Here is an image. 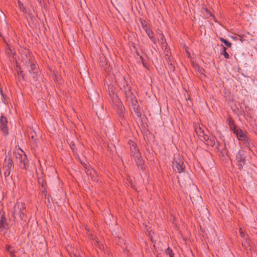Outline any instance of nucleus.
Instances as JSON below:
<instances>
[{"label": "nucleus", "instance_id": "nucleus-1", "mask_svg": "<svg viewBox=\"0 0 257 257\" xmlns=\"http://www.w3.org/2000/svg\"><path fill=\"white\" fill-rule=\"evenodd\" d=\"M110 101L113 104V108L116 110L119 118L121 120L124 119V112L125 108L120 99L118 97L117 93L109 94Z\"/></svg>", "mask_w": 257, "mask_h": 257}, {"label": "nucleus", "instance_id": "nucleus-2", "mask_svg": "<svg viewBox=\"0 0 257 257\" xmlns=\"http://www.w3.org/2000/svg\"><path fill=\"white\" fill-rule=\"evenodd\" d=\"M181 187L183 191L191 196L192 192L198 190L197 186L193 183L192 180L189 176H185L183 178L178 180Z\"/></svg>", "mask_w": 257, "mask_h": 257}, {"label": "nucleus", "instance_id": "nucleus-3", "mask_svg": "<svg viewBox=\"0 0 257 257\" xmlns=\"http://www.w3.org/2000/svg\"><path fill=\"white\" fill-rule=\"evenodd\" d=\"M249 152L240 149L236 153L235 156V160L237 161V165L239 170H242L243 167L246 165V162L248 160V156Z\"/></svg>", "mask_w": 257, "mask_h": 257}, {"label": "nucleus", "instance_id": "nucleus-4", "mask_svg": "<svg viewBox=\"0 0 257 257\" xmlns=\"http://www.w3.org/2000/svg\"><path fill=\"white\" fill-rule=\"evenodd\" d=\"M173 169L179 173L185 172L186 165L184 159L179 155H175L172 165Z\"/></svg>", "mask_w": 257, "mask_h": 257}, {"label": "nucleus", "instance_id": "nucleus-5", "mask_svg": "<svg viewBox=\"0 0 257 257\" xmlns=\"http://www.w3.org/2000/svg\"><path fill=\"white\" fill-rule=\"evenodd\" d=\"M21 152L23 154L16 153L15 157L17 160L18 165L19 167L24 170H27L29 168V161L27 158V155L24 153V152L21 150Z\"/></svg>", "mask_w": 257, "mask_h": 257}, {"label": "nucleus", "instance_id": "nucleus-6", "mask_svg": "<svg viewBox=\"0 0 257 257\" xmlns=\"http://www.w3.org/2000/svg\"><path fill=\"white\" fill-rule=\"evenodd\" d=\"M0 130L4 136H7L9 135L8 127V119L2 113L0 117Z\"/></svg>", "mask_w": 257, "mask_h": 257}, {"label": "nucleus", "instance_id": "nucleus-7", "mask_svg": "<svg viewBox=\"0 0 257 257\" xmlns=\"http://www.w3.org/2000/svg\"><path fill=\"white\" fill-rule=\"evenodd\" d=\"M27 67L33 80L35 81H37L39 76L38 66L35 63H31L30 65H27Z\"/></svg>", "mask_w": 257, "mask_h": 257}, {"label": "nucleus", "instance_id": "nucleus-8", "mask_svg": "<svg viewBox=\"0 0 257 257\" xmlns=\"http://www.w3.org/2000/svg\"><path fill=\"white\" fill-rule=\"evenodd\" d=\"M0 215V232L6 233L8 225L3 210L1 211Z\"/></svg>", "mask_w": 257, "mask_h": 257}, {"label": "nucleus", "instance_id": "nucleus-9", "mask_svg": "<svg viewBox=\"0 0 257 257\" xmlns=\"http://www.w3.org/2000/svg\"><path fill=\"white\" fill-rule=\"evenodd\" d=\"M4 168L14 169V164L11 155V151L8 153V156H6L4 160Z\"/></svg>", "mask_w": 257, "mask_h": 257}, {"label": "nucleus", "instance_id": "nucleus-10", "mask_svg": "<svg viewBox=\"0 0 257 257\" xmlns=\"http://www.w3.org/2000/svg\"><path fill=\"white\" fill-rule=\"evenodd\" d=\"M133 158L138 169L144 171L146 169V167L145 165V161L143 159L141 154L138 155V156H136V157Z\"/></svg>", "mask_w": 257, "mask_h": 257}, {"label": "nucleus", "instance_id": "nucleus-11", "mask_svg": "<svg viewBox=\"0 0 257 257\" xmlns=\"http://www.w3.org/2000/svg\"><path fill=\"white\" fill-rule=\"evenodd\" d=\"M128 144L131 146H130V149H131V156L132 157H135L136 156H138L141 154L140 151L138 150V149L137 147V144L132 141V140H130L128 141Z\"/></svg>", "mask_w": 257, "mask_h": 257}, {"label": "nucleus", "instance_id": "nucleus-12", "mask_svg": "<svg viewBox=\"0 0 257 257\" xmlns=\"http://www.w3.org/2000/svg\"><path fill=\"white\" fill-rule=\"evenodd\" d=\"M226 121L229 125L230 130L232 131L234 135L236 134L238 131V127H237L236 124L235 123L234 120L231 117L229 116L227 118Z\"/></svg>", "mask_w": 257, "mask_h": 257}, {"label": "nucleus", "instance_id": "nucleus-13", "mask_svg": "<svg viewBox=\"0 0 257 257\" xmlns=\"http://www.w3.org/2000/svg\"><path fill=\"white\" fill-rule=\"evenodd\" d=\"M241 142L243 143L245 147L249 149L248 152H253V150L251 149V148L253 147V144L252 140L250 138H249L248 137H247L246 139Z\"/></svg>", "mask_w": 257, "mask_h": 257}, {"label": "nucleus", "instance_id": "nucleus-14", "mask_svg": "<svg viewBox=\"0 0 257 257\" xmlns=\"http://www.w3.org/2000/svg\"><path fill=\"white\" fill-rule=\"evenodd\" d=\"M124 88V92L125 94V96L126 99H128L131 97H133L134 96V94L132 92V87L131 86L128 85V84H126V86H123Z\"/></svg>", "mask_w": 257, "mask_h": 257}, {"label": "nucleus", "instance_id": "nucleus-15", "mask_svg": "<svg viewBox=\"0 0 257 257\" xmlns=\"http://www.w3.org/2000/svg\"><path fill=\"white\" fill-rule=\"evenodd\" d=\"M235 135L238 140L240 141L244 140L247 137V136L244 133L243 130L240 128H238V131Z\"/></svg>", "mask_w": 257, "mask_h": 257}, {"label": "nucleus", "instance_id": "nucleus-16", "mask_svg": "<svg viewBox=\"0 0 257 257\" xmlns=\"http://www.w3.org/2000/svg\"><path fill=\"white\" fill-rule=\"evenodd\" d=\"M6 250L9 253L11 257H18L15 254L16 251L14 247L10 245H7Z\"/></svg>", "mask_w": 257, "mask_h": 257}, {"label": "nucleus", "instance_id": "nucleus-17", "mask_svg": "<svg viewBox=\"0 0 257 257\" xmlns=\"http://www.w3.org/2000/svg\"><path fill=\"white\" fill-rule=\"evenodd\" d=\"M132 106L137 116L139 117H141L142 114L140 108L138 105V103L133 104L132 105Z\"/></svg>", "mask_w": 257, "mask_h": 257}, {"label": "nucleus", "instance_id": "nucleus-18", "mask_svg": "<svg viewBox=\"0 0 257 257\" xmlns=\"http://www.w3.org/2000/svg\"><path fill=\"white\" fill-rule=\"evenodd\" d=\"M168 62V68L170 71L172 72H173L175 70V67L173 64V60L170 58V57H168V58H166Z\"/></svg>", "mask_w": 257, "mask_h": 257}, {"label": "nucleus", "instance_id": "nucleus-19", "mask_svg": "<svg viewBox=\"0 0 257 257\" xmlns=\"http://www.w3.org/2000/svg\"><path fill=\"white\" fill-rule=\"evenodd\" d=\"M117 88L112 84H107V91L109 94L117 93Z\"/></svg>", "mask_w": 257, "mask_h": 257}, {"label": "nucleus", "instance_id": "nucleus-20", "mask_svg": "<svg viewBox=\"0 0 257 257\" xmlns=\"http://www.w3.org/2000/svg\"><path fill=\"white\" fill-rule=\"evenodd\" d=\"M220 54L223 55L225 59H229L230 56L227 52V48L225 47L223 45H221Z\"/></svg>", "mask_w": 257, "mask_h": 257}, {"label": "nucleus", "instance_id": "nucleus-21", "mask_svg": "<svg viewBox=\"0 0 257 257\" xmlns=\"http://www.w3.org/2000/svg\"><path fill=\"white\" fill-rule=\"evenodd\" d=\"M27 19L29 24H32V25L35 28H36L37 25H39L37 19L34 17L31 16V15H29V18H27Z\"/></svg>", "mask_w": 257, "mask_h": 257}, {"label": "nucleus", "instance_id": "nucleus-22", "mask_svg": "<svg viewBox=\"0 0 257 257\" xmlns=\"http://www.w3.org/2000/svg\"><path fill=\"white\" fill-rule=\"evenodd\" d=\"M199 134L198 135L200 137H202L203 139V140L205 141L206 143L208 142V140H209V138H210V136H208L207 135H206L204 134V131L201 130V128L199 127Z\"/></svg>", "mask_w": 257, "mask_h": 257}, {"label": "nucleus", "instance_id": "nucleus-23", "mask_svg": "<svg viewBox=\"0 0 257 257\" xmlns=\"http://www.w3.org/2000/svg\"><path fill=\"white\" fill-rule=\"evenodd\" d=\"M38 182L41 188L47 187L46 181L42 176L38 177Z\"/></svg>", "mask_w": 257, "mask_h": 257}, {"label": "nucleus", "instance_id": "nucleus-24", "mask_svg": "<svg viewBox=\"0 0 257 257\" xmlns=\"http://www.w3.org/2000/svg\"><path fill=\"white\" fill-rule=\"evenodd\" d=\"M216 138L214 136H211L206 144L211 147H213L215 145V141Z\"/></svg>", "mask_w": 257, "mask_h": 257}, {"label": "nucleus", "instance_id": "nucleus-25", "mask_svg": "<svg viewBox=\"0 0 257 257\" xmlns=\"http://www.w3.org/2000/svg\"><path fill=\"white\" fill-rule=\"evenodd\" d=\"M160 37V42L162 47V49H163L164 47L166 48L168 47V44L167 43L166 39L163 34H161Z\"/></svg>", "mask_w": 257, "mask_h": 257}, {"label": "nucleus", "instance_id": "nucleus-26", "mask_svg": "<svg viewBox=\"0 0 257 257\" xmlns=\"http://www.w3.org/2000/svg\"><path fill=\"white\" fill-rule=\"evenodd\" d=\"M194 68L200 74H203L205 70L202 67H201L198 64H193Z\"/></svg>", "mask_w": 257, "mask_h": 257}, {"label": "nucleus", "instance_id": "nucleus-27", "mask_svg": "<svg viewBox=\"0 0 257 257\" xmlns=\"http://www.w3.org/2000/svg\"><path fill=\"white\" fill-rule=\"evenodd\" d=\"M219 39L220 41L222 42L227 47L231 48L232 46V44L229 42L227 40L223 38V37H219Z\"/></svg>", "mask_w": 257, "mask_h": 257}, {"label": "nucleus", "instance_id": "nucleus-28", "mask_svg": "<svg viewBox=\"0 0 257 257\" xmlns=\"http://www.w3.org/2000/svg\"><path fill=\"white\" fill-rule=\"evenodd\" d=\"M52 77L54 81L57 82H60L62 80V77L56 72H53L52 74Z\"/></svg>", "mask_w": 257, "mask_h": 257}, {"label": "nucleus", "instance_id": "nucleus-29", "mask_svg": "<svg viewBox=\"0 0 257 257\" xmlns=\"http://www.w3.org/2000/svg\"><path fill=\"white\" fill-rule=\"evenodd\" d=\"M164 252L166 255H168L169 257H174V253L170 247L166 249Z\"/></svg>", "mask_w": 257, "mask_h": 257}, {"label": "nucleus", "instance_id": "nucleus-30", "mask_svg": "<svg viewBox=\"0 0 257 257\" xmlns=\"http://www.w3.org/2000/svg\"><path fill=\"white\" fill-rule=\"evenodd\" d=\"M140 21L141 23L142 26L143 28V29L145 30V31H146V29L150 28L149 25L148 24V23L145 20H144V19H140Z\"/></svg>", "mask_w": 257, "mask_h": 257}, {"label": "nucleus", "instance_id": "nucleus-31", "mask_svg": "<svg viewBox=\"0 0 257 257\" xmlns=\"http://www.w3.org/2000/svg\"><path fill=\"white\" fill-rule=\"evenodd\" d=\"M70 147L72 150V152L74 155H78L77 152V149L75 146V143L73 142H71L70 144Z\"/></svg>", "mask_w": 257, "mask_h": 257}, {"label": "nucleus", "instance_id": "nucleus-32", "mask_svg": "<svg viewBox=\"0 0 257 257\" xmlns=\"http://www.w3.org/2000/svg\"><path fill=\"white\" fill-rule=\"evenodd\" d=\"M250 244L251 243L250 240H245L242 242L243 246H244L246 248H249V250H251Z\"/></svg>", "mask_w": 257, "mask_h": 257}, {"label": "nucleus", "instance_id": "nucleus-33", "mask_svg": "<svg viewBox=\"0 0 257 257\" xmlns=\"http://www.w3.org/2000/svg\"><path fill=\"white\" fill-rule=\"evenodd\" d=\"M202 11H204L206 13V18H209V17L214 16L207 8H203Z\"/></svg>", "mask_w": 257, "mask_h": 257}, {"label": "nucleus", "instance_id": "nucleus-34", "mask_svg": "<svg viewBox=\"0 0 257 257\" xmlns=\"http://www.w3.org/2000/svg\"><path fill=\"white\" fill-rule=\"evenodd\" d=\"M18 5L20 9L25 13H27L28 11L27 9L24 7V5L22 2L20 1H18Z\"/></svg>", "mask_w": 257, "mask_h": 257}, {"label": "nucleus", "instance_id": "nucleus-35", "mask_svg": "<svg viewBox=\"0 0 257 257\" xmlns=\"http://www.w3.org/2000/svg\"><path fill=\"white\" fill-rule=\"evenodd\" d=\"M224 148L222 149V150H220V151H220V152L223 156H224L225 155H228L227 153L228 152L226 148V143H224Z\"/></svg>", "mask_w": 257, "mask_h": 257}, {"label": "nucleus", "instance_id": "nucleus-36", "mask_svg": "<svg viewBox=\"0 0 257 257\" xmlns=\"http://www.w3.org/2000/svg\"><path fill=\"white\" fill-rule=\"evenodd\" d=\"M127 101H130L131 102V104L138 103V101L136 99V96L134 95L133 97H131L128 99H126Z\"/></svg>", "mask_w": 257, "mask_h": 257}, {"label": "nucleus", "instance_id": "nucleus-37", "mask_svg": "<svg viewBox=\"0 0 257 257\" xmlns=\"http://www.w3.org/2000/svg\"><path fill=\"white\" fill-rule=\"evenodd\" d=\"M127 182L129 183V185L130 187L133 188V189H137L136 185L134 184V181L131 178H128L127 179Z\"/></svg>", "mask_w": 257, "mask_h": 257}, {"label": "nucleus", "instance_id": "nucleus-38", "mask_svg": "<svg viewBox=\"0 0 257 257\" xmlns=\"http://www.w3.org/2000/svg\"><path fill=\"white\" fill-rule=\"evenodd\" d=\"M164 52L165 53L166 56L167 57V58H168L169 56L171 57V52L169 48L166 47L164 49Z\"/></svg>", "mask_w": 257, "mask_h": 257}, {"label": "nucleus", "instance_id": "nucleus-39", "mask_svg": "<svg viewBox=\"0 0 257 257\" xmlns=\"http://www.w3.org/2000/svg\"><path fill=\"white\" fill-rule=\"evenodd\" d=\"M145 32L146 33V34H147L148 36L149 37V38H150L154 35V33L151 30H150V28L146 29Z\"/></svg>", "mask_w": 257, "mask_h": 257}, {"label": "nucleus", "instance_id": "nucleus-40", "mask_svg": "<svg viewBox=\"0 0 257 257\" xmlns=\"http://www.w3.org/2000/svg\"><path fill=\"white\" fill-rule=\"evenodd\" d=\"M140 59L141 60L142 63L143 65L144 66V67H145L146 68H148V64L146 62V60L144 59V58L142 56H140Z\"/></svg>", "mask_w": 257, "mask_h": 257}, {"label": "nucleus", "instance_id": "nucleus-41", "mask_svg": "<svg viewBox=\"0 0 257 257\" xmlns=\"http://www.w3.org/2000/svg\"><path fill=\"white\" fill-rule=\"evenodd\" d=\"M5 169V171L4 172V175L5 177H8L10 175L11 172L13 169H8V168H4Z\"/></svg>", "mask_w": 257, "mask_h": 257}, {"label": "nucleus", "instance_id": "nucleus-42", "mask_svg": "<svg viewBox=\"0 0 257 257\" xmlns=\"http://www.w3.org/2000/svg\"><path fill=\"white\" fill-rule=\"evenodd\" d=\"M30 134L31 135V138L32 140H36L37 135L36 132L34 131H33L32 132L30 133ZM29 137H30V136H29Z\"/></svg>", "mask_w": 257, "mask_h": 257}, {"label": "nucleus", "instance_id": "nucleus-43", "mask_svg": "<svg viewBox=\"0 0 257 257\" xmlns=\"http://www.w3.org/2000/svg\"><path fill=\"white\" fill-rule=\"evenodd\" d=\"M42 193L44 195V196L46 197L47 195V189L46 187L45 188H42Z\"/></svg>", "mask_w": 257, "mask_h": 257}, {"label": "nucleus", "instance_id": "nucleus-44", "mask_svg": "<svg viewBox=\"0 0 257 257\" xmlns=\"http://www.w3.org/2000/svg\"><path fill=\"white\" fill-rule=\"evenodd\" d=\"M150 39V40L155 44H156V43H157V40L156 39V38L153 36H152V37H151L150 38H149Z\"/></svg>", "mask_w": 257, "mask_h": 257}, {"label": "nucleus", "instance_id": "nucleus-45", "mask_svg": "<svg viewBox=\"0 0 257 257\" xmlns=\"http://www.w3.org/2000/svg\"><path fill=\"white\" fill-rule=\"evenodd\" d=\"M16 70H17V72H18L19 70H21V66H20L18 63L17 62L16 63Z\"/></svg>", "mask_w": 257, "mask_h": 257}, {"label": "nucleus", "instance_id": "nucleus-46", "mask_svg": "<svg viewBox=\"0 0 257 257\" xmlns=\"http://www.w3.org/2000/svg\"><path fill=\"white\" fill-rule=\"evenodd\" d=\"M187 100H189L190 101V102H187V106H191V105H192V101H191V99L190 98V97H189L187 99Z\"/></svg>", "mask_w": 257, "mask_h": 257}, {"label": "nucleus", "instance_id": "nucleus-47", "mask_svg": "<svg viewBox=\"0 0 257 257\" xmlns=\"http://www.w3.org/2000/svg\"><path fill=\"white\" fill-rule=\"evenodd\" d=\"M21 77H22V79L23 81H26V80L27 79V77L25 74H24Z\"/></svg>", "mask_w": 257, "mask_h": 257}, {"label": "nucleus", "instance_id": "nucleus-48", "mask_svg": "<svg viewBox=\"0 0 257 257\" xmlns=\"http://www.w3.org/2000/svg\"><path fill=\"white\" fill-rule=\"evenodd\" d=\"M17 74L20 76H22L24 74L23 71L19 70L18 72H17Z\"/></svg>", "mask_w": 257, "mask_h": 257}, {"label": "nucleus", "instance_id": "nucleus-49", "mask_svg": "<svg viewBox=\"0 0 257 257\" xmlns=\"http://www.w3.org/2000/svg\"><path fill=\"white\" fill-rule=\"evenodd\" d=\"M217 145H216V148L218 150V151H220V143L218 142H217Z\"/></svg>", "mask_w": 257, "mask_h": 257}, {"label": "nucleus", "instance_id": "nucleus-50", "mask_svg": "<svg viewBox=\"0 0 257 257\" xmlns=\"http://www.w3.org/2000/svg\"><path fill=\"white\" fill-rule=\"evenodd\" d=\"M231 38H232L233 40H238V37H236V36H231Z\"/></svg>", "mask_w": 257, "mask_h": 257}, {"label": "nucleus", "instance_id": "nucleus-51", "mask_svg": "<svg viewBox=\"0 0 257 257\" xmlns=\"http://www.w3.org/2000/svg\"><path fill=\"white\" fill-rule=\"evenodd\" d=\"M239 37H240V39H239V40L241 42H243V41H245V39H243V37L240 35L238 36Z\"/></svg>", "mask_w": 257, "mask_h": 257}, {"label": "nucleus", "instance_id": "nucleus-52", "mask_svg": "<svg viewBox=\"0 0 257 257\" xmlns=\"http://www.w3.org/2000/svg\"><path fill=\"white\" fill-rule=\"evenodd\" d=\"M78 156V158L79 159V162L80 163H81V164L82 165H83V164H84L85 163L83 161H82L80 159V158H79V156H78V155H77Z\"/></svg>", "mask_w": 257, "mask_h": 257}, {"label": "nucleus", "instance_id": "nucleus-53", "mask_svg": "<svg viewBox=\"0 0 257 257\" xmlns=\"http://www.w3.org/2000/svg\"><path fill=\"white\" fill-rule=\"evenodd\" d=\"M5 96H6V95H5V94H4V96H2V97H3V98H2V101H3L5 104H6V102H5V100H4L5 99Z\"/></svg>", "mask_w": 257, "mask_h": 257}, {"label": "nucleus", "instance_id": "nucleus-54", "mask_svg": "<svg viewBox=\"0 0 257 257\" xmlns=\"http://www.w3.org/2000/svg\"><path fill=\"white\" fill-rule=\"evenodd\" d=\"M0 94H1L2 96H4V93L3 92L2 88L0 89Z\"/></svg>", "mask_w": 257, "mask_h": 257}, {"label": "nucleus", "instance_id": "nucleus-55", "mask_svg": "<svg viewBox=\"0 0 257 257\" xmlns=\"http://www.w3.org/2000/svg\"><path fill=\"white\" fill-rule=\"evenodd\" d=\"M82 166L84 167L85 166H87V164L84 163L83 164V165H82Z\"/></svg>", "mask_w": 257, "mask_h": 257}, {"label": "nucleus", "instance_id": "nucleus-56", "mask_svg": "<svg viewBox=\"0 0 257 257\" xmlns=\"http://www.w3.org/2000/svg\"><path fill=\"white\" fill-rule=\"evenodd\" d=\"M136 54L138 56H140V54L138 51H136Z\"/></svg>", "mask_w": 257, "mask_h": 257}, {"label": "nucleus", "instance_id": "nucleus-57", "mask_svg": "<svg viewBox=\"0 0 257 257\" xmlns=\"http://www.w3.org/2000/svg\"><path fill=\"white\" fill-rule=\"evenodd\" d=\"M38 1V2L41 4V0H37Z\"/></svg>", "mask_w": 257, "mask_h": 257}, {"label": "nucleus", "instance_id": "nucleus-58", "mask_svg": "<svg viewBox=\"0 0 257 257\" xmlns=\"http://www.w3.org/2000/svg\"><path fill=\"white\" fill-rule=\"evenodd\" d=\"M84 168H85V170H86L87 169V166H85Z\"/></svg>", "mask_w": 257, "mask_h": 257}, {"label": "nucleus", "instance_id": "nucleus-59", "mask_svg": "<svg viewBox=\"0 0 257 257\" xmlns=\"http://www.w3.org/2000/svg\"><path fill=\"white\" fill-rule=\"evenodd\" d=\"M200 201H201V203H203L202 200H201Z\"/></svg>", "mask_w": 257, "mask_h": 257}, {"label": "nucleus", "instance_id": "nucleus-60", "mask_svg": "<svg viewBox=\"0 0 257 257\" xmlns=\"http://www.w3.org/2000/svg\"><path fill=\"white\" fill-rule=\"evenodd\" d=\"M196 132L197 134H198V131L197 130H196Z\"/></svg>", "mask_w": 257, "mask_h": 257}, {"label": "nucleus", "instance_id": "nucleus-61", "mask_svg": "<svg viewBox=\"0 0 257 257\" xmlns=\"http://www.w3.org/2000/svg\"><path fill=\"white\" fill-rule=\"evenodd\" d=\"M240 233H242V231H241V229L240 230Z\"/></svg>", "mask_w": 257, "mask_h": 257}, {"label": "nucleus", "instance_id": "nucleus-62", "mask_svg": "<svg viewBox=\"0 0 257 257\" xmlns=\"http://www.w3.org/2000/svg\"><path fill=\"white\" fill-rule=\"evenodd\" d=\"M256 134H257V133H256Z\"/></svg>", "mask_w": 257, "mask_h": 257}]
</instances>
